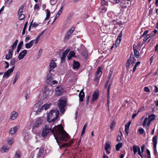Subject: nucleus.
<instances>
[{"instance_id":"23","label":"nucleus","mask_w":158,"mask_h":158,"mask_svg":"<svg viewBox=\"0 0 158 158\" xmlns=\"http://www.w3.org/2000/svg\"><path fill=\"white\" fill-rule=\"evenodd\" d=\"M80 63L77 61L73 60V68L74 69H77L80 67Z\"/></svg>"},{"instance_id":"31","label":"nucleus","mask_w":158,"mask_h":158,"mask_svg":"<svg viewBox=\"0 0 158 158\" xmlns=\"http://www.w3.org/2000/svg\"><path fill=\"white\" fill-rule=\"evenodd\" d=\"M75 52L73 51H71L68 56V59L70 60L71 58L75 56Z\"/></svg>"},{"instance_id":"47","label":"nucleus","mask_w":158,"mask_h":158,"mask_svg":"<svg viewBox=\"0 0 158 158\" xmlns=\"http://www.w3.org/2000/svg\"><path fill=\"white\" fill-rule=\"evenodd\" d=\"M113 69H111L109 71V74L108 76V80H109L110 79L112 76V74L113 72Z\"/></svg>"},{"instance_id":"36","label":"nucleus","mask_w":158,"mask_h":158,"mask_svg":"<svg viewBox=\"0 0 158 158\" xmlns=\"http://www.w3.org/2000/svg\"><path fill=\"white\" fill-rule=\"evenodd\" d=\"M23 136L26 140H27L29 139V133L27 132H24L23 133Z\"/></svg>"},{"instance_id":"63","label":"nucleus","mask_w":158,"mask_h":158,"mask_svg":"<svg viewBox=\"0 0 158 158\" xmlns=\"http://www.w3.org/2000/svg\"><path fill=\"white\" fill-rule=\"evenodd\" d=\"M121 136L118 135V137H117V141L118 142H120L121 140Z\"/></svg>"},{"instance_id":"38","label":"nucleus","mask_w":158,"mask_h":158,"mask_svg":"<svg viewBox=\"0 0 158 158\" xmlns=\"http://www.w3.org/2000/svg\"><path fill=\"white\" fill-rule=\"evenodd\" d=\"M15 67V65H14L11 68L8 69L6 71L10 75V74L13 72Z\"/></svg>"},{"instance_id":"11","label":"nucleus","mask_w":158,"mask_h":158,"mask_svg":"<svg viewBox=\"0 0 158 158\" xmlns=\"http://www.w3.org/2000/svg\"><path fill=\"white\" fill-rule=\"evenodd\" d=\"M56 94L57 96H59L63 94L64 89L61 86H57L56 89Z\"/></svg>"},{"instance_id":"4","label":"nucleus","mask_w":158,"mask_h":158,"mask_svg":"<svg viewBox=\"0 0 158 158\" xmlns=\"http://www.w3.org/2000/svg\"><path fill=\"white\" fill-rule=\"evenodd\" d=\"M66 101L65 100L61 99H60L58 101V107L61 113H63L65 111V107L66 106Z\"/></svg>"},{"instance_id":"48","label":"nucleus","mask_w":158,"mask_h":158,"mask_svg":"<svg viewBox=\"0 0 158 158\" xmlns=\"http://www.w3.org/2000/svg\"><path fill=\"white\" fill-rule=\"evenodd\" d=\"M87 126V123H86L84 124L83 127L82 128V132L81 133V135H83V134L85 133V129Z\"/></svg>"},{"instance_id":"37","label":"nucleus","mask_w":158,"mask_h":158,"mask_svg":"<svg viewBox=\"0 0 158 158\" xmlns=\"http://www.w3.org/2000/svg\"><path fill=\"white\" fill-rule=\"evenodd\" d=\"M111 147L110 145V143L109 141L106 142L105 143V150H107V149H108L110 148Z\"/></svg>"},{"instance_id":"51","label":"nucleus","mask_w":158,"mask_h":158,"mask_svg":"<svg viewBox=\"0 0 158 158\" xmlns=\"http://www.w3.org/2000/svg\"><path fill=\"white\" fill-rule=\"evenodd\" d=\"M109 1L112 3L117 4L119 2L120 0H109Z\"/></svg>"},{"instance_id":"43","label":"nucleus","mask_w":158,"mask_h":158,"mask_svg":"<svg viewBox=\"0 0 158 158\" xmlns=\"http://www.w3.org/2000/svg\"><path fill=\"white\" fill-rule=\"evenodd\" d=\"M19 16V19L20 20H21L25 18L24 15L22 14H18Z\"/></svg>"},{"instance_id":"3","label":"nucleus","mask_w":158,"mask_h":158,"mask_svg":"<svg viewBox=\"0 0 158 158\" xmlns=\"http://www.w3.org/2000/svg\"><path fill=\"white\" fill-rule=\"evenodd\" d=\"M109 1V0H101V5L99 8L100 14L105 13L107 11Z\"/></svg>"},{"instance_id":"55","label":"nucleus","mask_w":158,"mask_h":158,"mask_svg":"<svg viewBox=\"0 0 158 158\" xmlns=\"http://www.w3.org/2000/svg\"><path fill=\"white\" fill-rule=\"evenodd\" d=\"M15 155V156H16L17 158H20V152L18 151H17Z\"/></svg>"},{"instance_id":"59","label":"nucleus","mask_w":158,"mask_h":158,"mask_svg":"<svg viewBox=\"0 0 158 158\" xmlns=\"http://www.w3.org/2000/svg\"><path fill=\"white\" fill-rule=\"evenodd\" d=\"M34 10H39V6L38 4H36L34 7Z\"/></svg>"},{"instance_id":"10","label":"nucleus","mask_w":158,"mask_h":158,"mask_svg":"<svg viewBox=\"0 0 158 158\" xmlns=\"http://www.w3.org/2000/svg\"><path fill=\"white\" fill-rule=\"evenodd\" d=\"M51 73L49 72L46 76V82L48 84L50 83L51 81L53 80V75Z\"/></svg>"},{"instance_id":"29","label":"nucleus","mask_w":158,"mask_h":158,"mask_svg":"<svg viewBox=\"0 0 158 158\" xmlns=\"http://www.w3.org/2000/svg\"><path fill=\"white\" fill-rule=\"evenodd\" d=\"M23 41H21L19 43L17 47V49L16 51V52L18 53L20 49L22 48V46L23 45Z\"/></svg>"},{"instance_id":"26","label":"nucleus","mask_w":158,"mask_h":158,"mask_svg":"<svg viewBox=\"0 0 158 158\" xmlns=\"http://www.w3.org/2000/svg\"><path fill=\"white\" fill-rule=\"evenodd\" d=\"M83 90V89H82L79 95V101L81 102H82L83 101V98L85 97V94Z\"/></svg>"},{"instance_id":"32","label":"nucleus","mask_w":158,"mask_h":158,"mask_svg":"<svg viewBox=\"0 0 158 158\" xmlns=\"http://www.w3.org/2000/svg\"><path fill=\"white\" fill-rule=\"evenodd\" d=\"M130 61H131L132 64H134L136 61V59L135 58L133 55L131 54L130 55Z\"/></svg>"},{"instance_id":"44","label":"nucleus","mask_w":158,"mask_h":158,"mask_svg":"<svg viewBox=\"0 0 158 158\" xmlns=\"http://www.w3.org/2000/svg\"><path fill=\"white\" fill-rule=\"evenodd\" d=\"M16 62V60L14 58H12L10 62V64L11 65H14L15 63Z\"/></svg>"},{"instance_id":"42","label":"nucleus","mask_w":158,"mask_h":158,"mask_svg":"<svg viewBox=\"0 0 158 158\" xmlns=\"http://www.w3.org/2000/svg\"><path fill=\"white\" fill-rule=\"evenodd\" d=\"M23 6H21L19 10L18 11V14H22V13L23 12Z\"/></svg>"},{"instance_id":"19","label":"nucleus","mask_w":158,"mask_h":158,"mask_svg":"<svg viewBox=\"0 0 158 158\" xmlns=\"http://www.w3.org/2000/svg\"><path fill=\"white\" fill-rule=\"evenodd\" d=\"M102 68L100 67L98 68L97 71L96 73V78H99L102 75Z\"/></svg>"},{"instance_id":"1","label":"nucleus","mask_w":158,"mask_h":158,"mask_svg":"<svg viewBox=\"0 0 158 158\" xmlns=\"http://www.w3.org/2000/svg\"><path fill=\"white\" fill-rule=\"evenodd\" d=\"M51 132L53 135L57 143H58V139L60 141L65 142L69 139V135L64 130L62 127L55 126L52 129L51 126L49 125H45L41 135L43 137H45Z\"/></svg>"},{"instance_id":"61","label":"nucleus","mask_w":158,"mask_h":158,"mask_svg":"<svg viewBox=\"0 0 158 158\" xmlns=\"http://www.w3.org/2000/svg\"><path fill=\"white\" fill-rule=\"evenodd\" d=\"M5 63L6 64V66L5 67V69H7L9 68V64L7 61H5Z\"/></svg>"},{"instance_id":"33","label":"nucleus","mask_w":158,"mask_h":158,"mask_svg":"<svg viewBox=\"0 0 158 158\" xmlns=\"http://www.w3.org/2000/svg\"><path fill=\"white\" fill-rule=\"evenodd\" d=\"M20 73L19 72H17L16 74V75L15 76V78L13 81V84H15L16 83L17 80H18V79L19 78V75H20Z\"/></svg>"},{"instance_id":"15","label":"nucleus","mask_w":158,"mask_h":158,"mask_svg":"<svg viewBox=\"0 0 158 158\" xmlns=\"http://www.w3.org/2000/svg\"><path fill=\"white\" fill-rule=\"evenodd\" d=\"M27 51L26 50H24L21 52L19 55L18 59L19 60H21L23 58L27 53Z\"/></svg>"},{"instance_id":"54","label":"nucleus","mask_w":158,"mask_h":158,"mask_svg":"<svg viewBox=\"0 0 158 158\" xmlns=\"http://www.w3.org/2000/svg\"><path fill=\"white\" fill-rule=\"evenodd\" d=\"M144 131L142 128H140L139 129L138 132L140 134H143L144 132Z\"/></svg>"},{"instance_id":"52","label":"nucleus","mask_w":158,"mask_h":158,"mask_svg":"<svg viewBox=\"0 0 158 158\" xmlns=\"http://www.w3.org/2000/svg\"><path fill=\"white\" fill-rule=\"evenodd\" d=\"M10 139L8 140V143L9 145H11L13 143L14 140L13 138H10Z\"/></svg>"},{"instance_id":"45","label":"nucleus","mask_w":158,"mask_h":158,"mask_svg":"<svg viewBox=\"0 0 158 158\" xmlns=\"http://www.w3.org/2000/svg\"><path fill=\"white\" fill-rule=\"evenodd\" d=\"M110 22V24H114V25L116 24H120V23H118L117 21L115 20H111Z\"/></svg>"},{"instance_id":"6","label":"nucleus","mask_w":158,"mask_h":158,"mask_svg":"<svg viewBox=\"0 0 158 158\" xmlns=\"http://www.w3.org/2000/svg\"><path fill=\"white\" fill-rule=\"evenodd\" d=\"M43 118L40 117L37 118L36 121L34 124L32 129L38 128L42 124L43 121Z\"/></svg>"},{"instance_id":"28","label":"nucleus","mask_w":158,"mask_h":158,"mask_svg":"<svg viewBox=\"0 0 158 158\" xmlns=\"http://www.w3.org/2000/svg\"><path fill=\"white\" fill-rule=\"evenodd\" d=\"M139 147L135 145L133 146V150L134 152V155H135L137 152L138 151L139 149Z\"/></svg>"},{"instance_id":"2","label":"nucleus","mask_w":158,"mask_h":158,"mask_svg":"<svg viewBox=\"0 0 158 158\" xmlns=\"http://www.w3.org/2000/svg\"><path fill=\"white\" fill-rule=\"evenodd\" d=\"M59 111L57 110H51L48 114L47 116V121L49 123L53 122L57 118L59 115Z\"/></svg>"},{"instance_id":"8","label":"nucleus","mask_w":158,"mask_h":158,"mask_svg":"<svg viewBox=\"0 0 158 158\" xmlns=\"http://www.w3.org/2000/svg\"><path fill=\"white\" fill-rule=\"evenodd\" d=\"M38 149L39 150L36 155V158H43L44 152L43 148L39 149L37 148L36 149L37 150Z\"/></svg>"},{"instance_id":"62","label":"nucleus","mask_w":158,"mask_h":158,"mask_svg":"<svg viewBox=\"0 0 158 158\" xmlns=\"http://www.w3.org/2000/svg\"><path fill=\"white\" fill-rule=\"evenodd\" d=\"M38 25H39V24H38L36 23L35 22L34 23H33V24L32 23L31 26H32V27H35L38 26Z\"/></svg>"},{"instance_id":"60","label":"nucleus","mask_w":158,"mask_h":158,"mask_svg":"<svg viewBox=\"0 0 158 158\" xmlns=\"http://www.w3.org/2000/svg\"><path fill=\"white\" fill-rule=\"evenodd\" d=\"M130 64V61L128 60L126 62V67H129Z\"/></svg>"},{"instance_id":"27","label":"nucleus","mask_w":158,"mask_h":158,"mask_svg":"<svg viewBox=\"0 0 158 158\" xmlns=\"http://www.w3.org/2000/svg\"><path fill=\"white\" fill-rule=\"evenodd\" d=\"M149 121V120L148 119V118L147 117H146L144 118L142 124L143 127H144L146 125H147V126H149L150 123H149V124H148Z\"/></svg>"},{"instance_id":"17","label":"nucleus","mask_w":158,"mask_h":158,"mask_svg":"<svg viewBox=\"0 0 158 158\" xmlns=\"http://www.w3.org/2000/svg\"><path fill=\"white\" fill-rule=\"evenodd\" d=\"M111 85V84L110 83L107 88V103L108 105V106L109 107V104L110 103V88Z\"/></svg>"},{"instance_id":"21","label":"nucleus","mask_w":158,"mask_h":158,"mask_svg":"<svg viewBox=\"0 0 158 158\" xmlns=\"http://www.w3.org/2000/svg\"><path fill=\"white\" fill-rule=\"evenodd\" d=\"M9 147L7 145L3 146L0 149V152L2 153L7 152L9 151Z\"/></svg>"},{"instance_id":"50","label":"nucleus","mask_w":158,"mask_h":158,"mask_svg":"<svg viewBox=\"0 0 158 158\" xmlns=\"http://www.w3.org/2000/svg\"><path fill=\"white\" fill-rule=\"evenodd\" d=\"M134 55L135 56V57L137 58H138L139 57V52L136 50L135 51H134Z\"/></svg>"},{"instance_id":"18","label":"nucleus","mask_w":158,"mask_h":158,"mask_svg":"<svg viewBox=\"0 0 158 158\" xmlns=\"http://www.w3.org/2000/svg\"><path fill=\"white\" fill-rule=\"evenodd\" d=\"M122 35V31L120 32L118 35V36L116 41V46L118 47L119 44L120 43L121 40V37Z\"/></svg>"},{"instance_id":"24","label":"nucleus","mask_w":158,"mask_h":158,"mask_svg":"<svg viewBox=\"0 0 158 158\" xmlns=\"http://www.w3.org/2000/svg\"><path fill=\"white\" fill-rule=\"evenodd\" d=\"M69 50L67 49L63 53L62 57H61V60L62 62L65 60L66 56L69 52Z\"/></svg>"},{"instance_id":"25","label":"nucleus","mask_w":158,"mask_h":158,"mask_svg":"<svg viewBox=\"0 0 158 158\" xmlns=\"http://www.w3.org/2000/svg\"><path fill=\"white\" fill-rule=\"evenodd\" d=\"M156 115L153 114H152L149 115L148 117L147 118L149 120L148 124L149 123H150L152 121L154 120L156 118Z\"/></svg>"},{"instance_id":"49","label":"nucleus","mask_w":158,"mask_h":158,"mask_svg":"<svg viewBox=\"0 0 158 158\" xmlns=\"http://www.w3.org/2000/svg\"><path fill=\"white\" fill-rule=\"evenodd\" d=\"M115 123L114 122H112L110 125V128L111 129L112 131L113 130V129L115 127Z\"/></svg>"},{"instance_id":"46","label":"nucleus","mask_w":158,"mask_h":158,"mask_svg":"<svg viewBox=\"0 0 158 158\" xmlns=\"http://www.w3.org/2000/svg\"><path fill=\"white\" fill-rule=\"evenodd\" d=\"M10 75V74H9L6 71V72H5L4 73V74L3 76V78H8Z\"/></svg>"},{"instance_id":"14","label":"nucleus","mask_w":158,"mask_h":158,"mask_svg":"<svg viewBox=\"0 0 158 158\" xmlns=\"http://www.w3.org/2000/svg\"><path fill=\"white\" fill-rule=\"evenodd\" d=\"M52 104L50 103L49 104H44L43 106H42L40 109H38L37 111L38 112H40L42 110L45 109L47 110L51 106Z\"/></svg>"},{"instance_id":"39","label":"nucleus","mask_w":158,"mask_h":158,"mask_svg":"<svg viewBox=\"0 0 158 158\" xmlns=\"http://www.w3.org/2000/svg\"><path fill=\"white\" fill-rule=\"evenodd\" d=\"M131 121H129L126 124L125 126V130H128L129 128V127L130 125L131 124Z\"/></svg>"},{"instance_id":"16","label":"nucleus","mask_w":158,"mask_h":158,"mask_svg":"<svg viewBox=\"0 0 158 158\" xmlns=\"http://www.w3.org/2000/svg\"><path fill=\"white\" fill-rule=\"evenodd\" d=\"M19 128V126H16L11 128L9 130V133L11 135H14L18 131Z\"/></svg>"},{"instance_id":"20","label":"nucleus","mask_w":158,"mask_h":158,"mask_svg":"<svg viewBox=\"0 0 158 158\" xmlns=\"http://www.w3.org/2000/svg\"><path fill=\"white\" fill-rule=\"evenodd\" d=\"M99 97V93L98 91H95L93 95L91 101L93 102L97 100Z\"/></svg>"},{"instance_id":"7","label":"nucleus","mask_w":158,"mask_h":158,"mask_svg":"<svg viewBox=\"0 0 158 158\" xmlns=\"http://www.w3.org/2000/svg\"><path fill=\"white\" fill-rule=\"evenodd\" d=\"M75 29V27H72L71 29H69L66 33L65 38L64 40L65 41H67L69 40V38L70 37V35L72 34Z\"/></svg>"},{"instance_id":"64","label":"nucleus","mask_w":158,"mask_h":158,"mask_svg":"<svg viewBox=\"0 0 158 158\" xmlns=\"http://www.w3.org/2000/svg\"><path fill=\"white\" fill-rule=\"evenodd\" d=\"M149 36H148V35H146L144 38L143 39V41H146L149 38Z\"/></svg>"},{"instance_id":"12","label":"nucleus","mask_w":158,"mask_h":158,"mask_svg":"<svg viewBox=\"0 0 158 158\" xmlns=\"http://www.w3.org/2000/svg\"><path fill=\"white\" fill-rule=\"evenodd\" d=\"M45 91V93H44V96L45 97V98L46 99L47 97L49 96H51L52 93V91L51 90L47 89L45 88L44 89Z\"/></svg>"},{"instance_id":"35","label":"nucleus","mask_w":158,"mask_h":158,"mask_svg":"<svg viewBox=\"0 0 158 158\" xmlns=\"http://www.w3.org/2000/svg\"><path fill=\"white\" fill-rule=\"evenodd\" d=\"M46 10H47L46 17L45 19V20H48L49 19V18L50 17V10H49L48 9H47Z\"/></svg>"},{"instance_id":"22","label":"nucleus","mask_w":158,"mask_h":158,"mask_svg":"<svg viewBox=\"0 0 158 158\" xmlns=\"http://www.w3.org/2000/svg\"><path fill=\"white\" fill-rule=\"evenodd\" d=\"M13 53V51L12 49H9L7 54L6 55V59L7 60H9L12 57Z\"/></svg>"},{"instance_id":"58","label":"nucleus","mask_w":158,"mask_h":158,"mask_svg":"<svg viewBox=\"0 0 158 158\" xmlns=\"http://www.w3.org/2000/svg\"><path fill=\"white\" fill-rule=\"evenodd\" d=\"M30 36L29 35H27L25 39V42H27L31 39Z\"/></svg>"},{"instance_id":"34","label":"nucleus","mask_w":158,"mask_h":158,"mask_svg":"<svg viewBox=\"0 0 158 158\" xmlns=\"http://www.w3.org/2000/svg\"><path fill=\"white\" fill-rule=\"evenodd\" d=\"M123 146V144L121 143H119L116 145L115 148L116 150L118 151Z\"/></svg>"},{"instance_id":"41","label":"nucleus","mask_w":158,"mask_h":158,"mask_svg":"<svg viewBox=\"0 0 158 158\" xmlns=\"http://www.w3.org/2000/svg\"><path fill=\"white\" fill-rule=\"evenodd\" d=\"M62 9V7L61 8V9L58 11L57 14L56 16V17L55 18L53 22V23H54V22L58 18V17L59 16L60 14L61 13V10Z\"/></svg>"},{"instance_id":"30","label":"nucleus","mask_w":158,"mask_h":158,"mask_svg":"<svg viewBox=\"0 0 158 158\" xmlns=\"http://www.w3.org/2000/svg\"><path fill=\"white\" fill-rule=\"evenodd\" d=\"M157 136L156 135L153 137L152 142L153 143V147L156 146L157 144Z\"/></svg>"},{"instance_id":"53","label":"nucleus","mask_w":158,"mask_h":158,"mask_svg":"<svg viewBox=\"0 0 158 158\" xmlns=\"http://www.w3.org/2000/svg\"><path fill=\"white\" fill-rule=\"evenodd\" d=\"M58 83V81L56 80H53L52 81L50 82V83H48V84L50 85H54L55 84H57Z\"/></svg>"},{"instance_id":"57","label":"nucleus","mask_w":158,"mask_h":158,"mask_svg":"<svg viewBox=\"0 0 158 158\" xmlns=\"http://www.w3.org/2000/svg\"><path fill=\"white\" fill-rule=\"evenodd\" d=\"M149 31L148 30H146L143 33V34L141 35V37L144 36L145 35H147Z\"/></svg>"},{"instance_id":"5","label":"nucleus","mask_w":158,"mask_h":158,"mask_svg":"<svg viewBox=\"0 0 158 158\" xmlns=\"http://www.w3.org/2000/svg\"><path fill=\"white\" fill-rule=\"evenodd\" d=\"M43 32L40 35H39L36 38L33 40H31L29 43H27L25 44V47L27 48H30L33 45V44L35 43V44H37L38 41L43 33Z\"/></svg>"},{"instance_id":"9","label":"nucleus","mask_w":158,"mask_h":158,"mask_svg":"<svg viewBox=\"0 0 158 158\" xmlns=\"http://www.w3.org/2000/svg\"><path fill=\"white\" fill-rule=\"evenodd\" d=\"M18 116V113L15 111L11 112L10 114V119L12 120L16 119Z\"/></svg>"},{"instance_id":"13","label":"nucleus","mask_w":158,"mask_h":158,"mask_svg":"<svg viewBox=\"0 0 158 158\" xmlns=\"http://www.w3.org/2000/svg\"><path fill=\"white\" fill-rule=\"evenodd\" d=\"M56 64L54 60H52L49 65V72H51L56 67Z\"/></svg>"},{"instance_id":"56","label":"nucleus","mask_w":158,"mask_h":158,"mask_svg":"<svg viewBox=\"0 0 158 158\" xmlns=\"http://www.w3.org/2000/svg\"><path fill=\"white\" fill-rule=\"evenodd\" d=\"M144 91L146 92H150V91L149 88L147 87H145L143 89Z\"/></svg>"},{"instance_id":"40","label":"nucleus","mask_w":158,"mask_h":158,"mask_svg":"<svg viewBox=\"0 0 158 158\" xmlns=\"http://www.w3.org/2000/svg\"><path fill=\"white\" fill-rule=\"evenodd\" d=\"M27 24H28V22H26V23L24 26L23 28V31H22V34L23 35H24L25 34V30L27 28Z\"/></svg>"}]
</instances>
